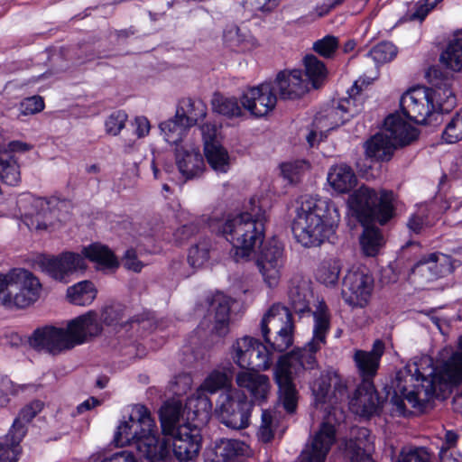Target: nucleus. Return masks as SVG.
<instances>
[{"label":"nucleus","mask_w":462,"mask_h":462,"mask_svg":"<svg viewBox=\"0 0 462 462\" xmlns=\"http://www.w3.org/2000/svg\"><path fill=\"white\" fill-rule=\"evenodd\" d=\"M22 450L0 442V462H18Z\"/></svg>","instance_id":"63"},{"label":"nucleus","mask_w":462,"mask_h":462,"mask_svg":"<svg viewBox=\"0 0 462 462\" xmlns=\"http://www.w3.org/2000/svg\"><path fill=\"white\" fill-rule=\"evenodd\" d=\"M354 361L362 377V381L374 382V377L377 374L380 362L370 356L367 351L365 350H356L354 355Z\"/></svg>","instance_id":"41"},{"label":"nucleus","mask_w":462,"mask_h":462,"mask_svg":"<svg viewBox=\"0 0 462 462\" xmlns=\"http://www.w3.org/2000/svg\"><path fill=\"white\" fill-rule=\"evenodd\" d=\"M418 371L420 369L416 368L413 374H410L411 371L397 372L392 385L384 386L385 396L383 397L379 395L374 382L362 381L350 400L349 404L352 410L360 417L370 419L381 412L383 402L390 398V402L401 414L404 415L407 411L404 400L408 402L406 396L415 389L416 383L420 384V382L411 383V377L418 376Z\"/></svg>","instance_id":"8"},{"label":"nucleus","mask_w":462,"mask_h":462,"mask_svg":"<svg viewBox=\"0 0 462 462\" xmlns=\"http://www.w3.org/2000/svg\"><path fill=\"white\" fill-rule=\"evenodd\" d=\"M328 182L337 193H349L357 184V178L351 166L346 163L334 165L328 173Z\"/></svg>","instance_id":"25"},{"label":"nucleus","mask_w":462,"mask_h":462,"mask_svg":"<svg viewBox=\"0 0 462 462\" xmlns=\"http://www.w3.org/2000/svg\"><path fill=\"white\" fill-rule=\"evenodd\" d=\"M9 279L12 284L3 297L5 306L23 309L38 300L42 284L32 273L23 268H14L10 271Z\"/></svg>","instance_id":"13"},{"label":"nucleus","mask_w":462,"mask_h":462,"mask_svg":"<svg viewBox=\"0 0 462 462\" xmlns=\"http://www.w3.org/2000/svg\"><path fill=\"white\" fill-rule=\"evenodd\" d=\"M175 160L180 173L186 180L199 177L205 170L204 159L199 150L177 147Z\"/></svg>","instance_id":"24"},{"label":"nucleus","mask_w":462,"mask_h":462,"mask_svg":"<svg viewBox=\"0 0 462 462\" xmlns=\"http://www.w3.org/2000/svg\"><path fill=\"white\" fill-rule=\"evenodd\" d=\"M425 78L432 86V90L439 91V98L442 99L439 105L446 113H450L457 106V97L452 90L451 74L440 62L439 65H432L426 70Z\"/></svg>","instance_id":"18"},{"label":"nucleus","mask_w":462,"mask_h":462,"mask_svg":"<svg viewBox=\"0 0 462 462\" xmlns=\"http://www.w3.org/2000/svg\"><path fill=\"white\" fill-rule=\"evenodd\" d=\"M233 370L234 367L231 364L229 367H224L222 370H212L199 386L200 390L214 394L224 389L226 391L232 389Z\"/></svg>","instance_id":"33"},{"label":"nucleus","mask_w":462,"mask_h":462,"mask_svg":"<svg viewBox=\"0 0 462 462\" xmlns=\"http://www.w3.org/2000/svg\"><path fill=\"white\" fill-rule=\"evenodd\" d=\"M311 391L317 404L332 402V376H330V370L320 374L319 377L311 385Z\"/></svg>","instance_id":"42"},{"label":"nucleus","mask_w":462,"mask_h":462,"mask_svg":"<svg viewBox=\"0 0 462 462\" xmlns=\"http://www.w3.org/2000/svg\"><path fill=\"white\" fill-rule=\"evenodd\" d=\"M330 376H332L331 400L332 402L337 403L346 395L347 383L341 374L336 370L330 369Z\"/></svg>","instance_id":"51"},{"label":"nucleus","mask_w":462,"mask_h":462,"mask_svg":"<svg viewBox=\"0 0 462 462\" xmlns=\"http://www.w3.org/2000/svg\"><path fill=\"white\" fill-rule=\"evenodd\" d=\"M313 321L312 338L303 347H300V350H304L307 356H316L322 346L327 344V337L330 330V313L324 301L320 302L317 310L313 312Z\"/></svg>","instance_id":"20"},{"label":"nucleus","mask_w":462,"mask_h":462,"mask_svg":"<svg viewBox=\"0 0 462 462\" xmlns=\"http://www.w3.org/2000/svg\"><path fill=\"white\" fill-rule=\"evenodd\" d=\"M44 107V99L39 95L26 97L20 103V111L23 116L38 114L42 112Z\"/></svg>","instance_id":"52"},{"label":"nucleus","mask_w":462,"mask_h":462,"mask_svg":"<svg viewBox=\"0 0 462 462\" xmlns=\"http://www.w3.org/2000/svg\"><path fill=\"white\" fill-rule=\"evenodd\" d=\"M397 462H430V455L425 447H403Z\"/></svg>","instance_id":"45"},{"label":"nucleus","mask_w":462,"mask_h":462,"mask_svg":"<svg viewBox=\"0 0 462 462\" xmlns=\"http://www.w3.org/2000/svg\"><path fill=\"white\" fill-rule=\"evenodd\" d=\"M231 302V298L223 293L215 294L210 301L215 311L213 330L219 337H225L229 331Z\"/></svg>","instance_id":"26"},{"label":"nucleus","mask_w":462,"mask_h":462,"mask_svg":"<svg viewBox=\"0 0 462 462\" xmlns=\"http://www.w3.org/2000/svg\"><path fill=\"white\" fill-rule=\"evenodd\" d=\"M160 422L162 428L161 437H167L179 429L181 416V404L171 402L164 404L160 410Z\"/></svg>","instance_id":"37"},{"label":"nucleus","mask_w":462,"mask_h":462,"mask_svg":"<svg viewBox=\"0 0 462 462\" xmlns=\"http://www.w3.org/2000/svg\"><path fill=\"white\" fill-rule=\"evenodd\" d=\"M348 462H375L371 454L358 445L350 446L347 449Z\"/></svg>","instance_id":"61"},{"label":"nucleus","mask_w":462,"mask_h":462,"mask_svg":"<svg viewBox=\"0 0 462 462\" xmlns=\"http://www.w3.org/2000/svg\"><path fill=\"white\" fill-rule=\"evenodd\" d=\"M443 260L445 263H448V258L444 254L438 252L422 255L412 265L411 271L412 273L429 271L432 278L441 277L447 272H450V267L439 263Z\"/></svg>","instance_id":"30"},{"label":"nucleus","mask_w":462,"mask_h":462,"mask_svg":"<svg viewBox=\"0 0 462 462\" xmlns=\"http://www.w3.org/2000/svg\"><path fill=\"white\" fill-rule=\"evenodd\" d=\"M160 129L164 135V140L170 144L179 145L182 142L189 127L186 126L182 118H171L160 124Z\"/></svg>","instance_id":"39"},{"label":"nucleus","mask_w":462,"mask_h":462,"mask_svg":"<svg viewBox=\"0 0 462 462\" xmlns=\"http://www.w3.org/2000/svg\"><path fill=\"white\" fill-rule=\"evenodd\" d=\"M395 194L393 190L374 189L362 185L348 198V207L353 216L363 226L359 244L363 254L376 256L384 245L381 229L375 224L386 225L395 215Z\"/></svg>","instance_id":"3"},{"label":"nucleus","mask_w":462,"mask_h":462,"mask_svg":"<svg viewBox=\"0 0 462 462\" xmlns=\"http://www.w3.org/2000/svg\"><path fill=\"white\" fill-rule=\"evenodd\" d=\"M441 138L446 143H457L462 140V107L447 121Z\"/></svg>","instance_id":"44"},{"label":"nucleus","mask_w":462,"mask_h":462,"mask_svg":"<svg viewBox=\"0 0 462 462\" xmlns=\"http://www.w3.org/2000/svg\"><path fill=\"white\" fill-rule=\"evenodd\" d=\"M298 204L291 231L303 247H319L336 234L340 216L333 201L305 195Z\"/></svg>","instance_id":"4"},{"label":"nucleus","mask_w":462,"mask_h":462,"mask_svg":"<svg viewBox=\"0 0 462 462\" xmlns=\"http://www.w3.org/2000/svg\"><path fill=\"white\" fill-rule=\"evenodd\" d=\"M397 53V47L393 42H382L375 45L368 55L372 58H394Z\"/></svg>","instance_id":"57"},{"label":"nucleus","mask_w":462,"mask_h":462,"mask_svg":"<svg viewBox=\"0 0 462 462\" xmlns=\"http://www.w3.org/2000/svg\"><path fill=\"white\" fill-rule=\"evenodd\" d=\"M308 84L314 89L320 88L328 79V69L320 60H302Z\"/></svg>","instance_id":"40"},{"label":"nucleus","mask_w":462,"mask_h":462,"mask_svg":"<svg viewBox=\"0 0 462 462\" xmlns=\"http://www.w3.org/2000/svg\"><path fill=\"white\" fill-rule=\"evenodd\" d=\"M240 103L254 117H263L272 112L277 104L275 86L264 81L257 86L248 87L240 96Z\"/></svg>","instance_id":"16"},{"label":"nucleus","mask_w":462,"mask_h":462,"mask_svg":"<svg viewBox=\"0 0 462 462\" xmlns=\"http://www.w3.org/2000/svg\"><path fill=\"white\" fill-rule=\"evenodd\" d=\"M261 332L263 344L272 352H285L293 344L294 319L291 310L280 303L273 304L262 318Z\"/></svg>","instance_id":"9"},{"label":"nucleus","mask_w":462,"mask_h":462,"mask_svg":"<svg viewBox=\"0 0 462 462\" xmlns=\"http://www.w3.org/2000/svg\"><path fill=\"white\" fill-rule=\"evenodd\" d=\"M126 307L121 303H112L105 306L101 310L97 322L102 326L111 327L115 330L121 331L125 329L129 331L134 328L139 331L140 328L150 329L152 328L153 323L151 318V313L143 311L133 317L125 318Z\"/></svg>","instance_id":"15"},{"label":"nucleus","mask_w":462,"mask_h":462,"mask_svg":"<svg viewBox=\"0 0 462 462\" xmlns=\"http://www.w3.org/2000/svg\"><path fill=\"white\" fill-rule=\"evenodd\" d=\"M341 264L338 260L324 261L317 271V280L326 286H335L339 279Z\"/></svg>","instance_id":"43"},{"label":"nucleus","mask_w":462,"mask_h":462,"mask_svg":"<svg viewBox=\"0 0 462 462\" xmlns=\"http://www.w3.org/2000/svg\"><path fill=\"white\" fill-rule=\"evenodd\" d=\"M44 408V402L41 400H33L25 404L19 411L17 418L25 423H30Z\"/></svg>","instance_id":"53"},{"label":"nucleus","mask_w":462,"mask_h":462,"mask_svg":"<svg viewBox=\"0 0 462 462\" xmlns=\"http://www.w3.org/2000/svg\"><path fill=\"white\" fill-rule=\"evenodd\" d=\"M336 441V429L328 422H322L314 436L311 449L303 455L301 462H325L332 445Z\"/></svg>","instance_id":"22"},{"label":"nucleus","mask_w":462,"mask_h":462,"mask_svg":"<svg viewBox=\"0 0 462 462\" xmlns=\"http://www.w3.org/2000/svg\"><path fill=\"white\" fill-rule=\"evenodd\" d=\"M224 44L236 52H245L258 46L257 41L246 30L236 24H228L223 32Z\"/></svg>","instance_id":"27"},{"label":"nucleus","mask_w":462,"mask_h":462,"mask_svg":"<svg viewBox=\"0 0 462 462\" xmlns=\"http://www.w3.org/2000/svg\"><path fill=\"white\" fill-rule=\"evenodd\" d=\"M14 383L7 376H0V408L6 407L10 402L9 394L15 393Z\"/></svg>","instance_id":"62"},{"label":"nucleus","mask_w":462,"mask_h":462,"mask_svg":"<svg viewBox=\"0 0 462 462\" xmlns=\"http://www.w3.org/2000/svg\"><path fill=\"white\" fill-rule=\"evenodd\" d=\"M280 0H245V5L254 12L264 14L273 12L278 5Z\"/></svg>","instance_id":"60"},{"label":"nucleus","mask_w":462,"mask_h":462,"mask_svg":"<svg viewBox=\"0 0 462 462\" xmlns=\"http://www.w3.org/2000/svg\"><path fill=\"white\" fill-rule=\"evenodd\" d=\"M39 265L51 278L64 282H68L67 278L70 274L86 268L84 257L69 251L58 255H42L39 260Z\"/></svg>","instance_id":"17"},{"label":"nucleus","mask_w":462,"mask_h":462,"mask_svg":"<svg viewBox=\"0 0 462 462\" xmlns=\"http://www.w3.org/2000/svg\"><path fill=\"white\" fill-rule=\"evenodd\" d=\"M201 430L189 423L167 437H161L150 410L134 404L127 420L117 427L114 442L117 447L134 445L143 462H179L195 460L202 448Z\"/></svg>","instance_id":"1"},{"label":"nucleus","mask_w":462,"mask_h":462,"mask_svg":"<svg viewBox=\"0 0 462 462\" xmlns=\"http://www.w3.org/2000/svg\"><path fill=\"white\" fill-rule=\"evenodd\" d=\"M233 362L241 371L236 375V383L240 388H245L254 402L259 403L267 400L270 380L266 374H259L272 365L270 351L257 338L244 336L237 338L229 350Z\"/></svg>","instance_id":"5"},{"label":"nucleus","mask_w":462,"mask_h":462,"mask_svg":"<svg viewBox=\"0 0 462 462\" xmlns=\"http://www.w3.org/2000/svg\"><path fill=\"white\" fill-rule=\"evenodd\" d=\"M254 402L240 389H228L222 393L217 401L216 411L221 423L234 430L246 429Z\"/></svg>","instance_id":"11"},{"label":"nucleus","mask_w":462,"mask_h":462,"mask_svg":"<svg viewBox=\"0 0 462 462\" xmlns=\"http://www.w3.org/2000/svg\"><path fill=\"white\" fill-rule=\"evenodd\" d=\"M0 180L8 186L15 187L21 182L18 160L10 152H0Z\"/></svg>","instance_id":"35"},{"label":"nucleus","mask_w":462,"mask_h":462,"mask_svg":"<svg viewBox=\"0 0 462 462\" xmlns=\"http://www.w3.org/2000/svg\"><path fill=\"white\" fill-rule=\"evenodd\" d=\"M459 440V435L453 430H446L442 444L439 451V460H443L445 455L451 449L457 448Z\"/></svg>","instance_id":"58"},{"label":"nucleus","mask_w":462,"mask_h":462,"mask_svg":"<svg viewBox=\"0 0 462 462\" xmlns=\"http://www.w3.org/2000/svg\"><path fill=\"white\" fill-rule=\"evenodd\" d=\"M374 277L360 268L348 270L343 278L341 294L352 307H365L374 290Z\"/></svg>","instance_id":"14"},{"label":"nucleus","mask_w":462,"mask_h":462,"mask_svg":"<svg viewBox=\"0 0 462 462\" xmlns=\"http://www.w3.org/2000/svg\"><path fill=\"white\" fill-rule=\"evenodd\" d=\"M27 424L28 423H25L23 420L16 417L5 436V443L22 450L20 443L27 434Z\"/></svg>","instance_id":"46"},{"label":"nucleus","mask_w":462,"mask_h":462,"mask_svg":"<svg viewBox=\"0 0 462 462\" xmlns=\"http://www.w3.org/2000/svg\"><path fill=\"white\" fill-rule=\"evenodd\" d=\"M250 211L240 213H223L220 217L211 216L207 226L209 231L228 241L234 250V257L246 258L259 244L260 250L256 257V265L264 282L270 288L278 285L282 267L283 246L275 238L263 243L265 234L266 212L255 205V199L249 200Z\"/></svg>","instance_id":"2"},{"label":"nucleus","mask_w":462,"mask_h":462,"mask_svg":"<svg viewBox=\"0 0 462 462\" xmlns=\"http://www.w3.org/2000/svg\"><path fill=\"white\" fill-rule=\"evenodd\" d=\"M102 331L103 327L97 322V312L88 310L70 320L67 329L52 325L37 328L29 337V344L36 351L56 355L98 337Z\"/></svg>","instance_id":"7"},{"label":"nucleus","mask_w":462,"mask_h":462,"mask_svg":"<svg viewBox=\"0 0 462 462\" xmlns=\"http://www.w3.org/2000/svg\"><path fill=\"white\" fill-rule=\"evenodd\" d=\"M204 153L209 166L216 171L226 173L229 169L227 151L218 143L205 145Z\"/></svg>","instance_id":"38"},{"label":"nucleus","mask_w":462,"mask_h":462,"mask_svg":"<svg viewBox=\"0 0 462 462\" xmlns=\"http://www.w3.org/2000/svg\"><path fill=\"white\" fill-rule=\"evenodd\" d=\"M200 223L201 221L196 218L195 220L180 226L174 233L176 240L183 242L198 234L200 230Z\"/></svg>","instance_id":"56"},{"label":"nucleus","mask_w":462,"mask_h":462,"mask_svg":"<svg viewBox=\"0 0 462 462\" xmlns=\"http://www.w3.org/2000/svg\"><path fill=\"white\" fill-rule=\"evenodd\" d=\"M397 147L383 133H377L365 143V154L376 162H389Z\"/></svg>","instance_id":"29"},{"label":"nucleus","mask_w":462,"mask_h":462,"mask_svg":"<svg viewBox=\"0 0 462 462\" xmlns=\"http://www.w3.org/2000/svg\"><path fill=\"white\" fill-rule=\"evenodd\" d=\"M384 134L398 148L410 145L420 136V131L415 126L402 119L398 114L387 116L383 121Z\"/></svg>","instance_id":"21"},{"label":"nucleus","mask_w":462,"mask_h":462,"mask_svg":"<svg viewBox=\"0 0 462 462\" xmlns=\"http://www.w3.org/2000/svg\"><path fill=\"white\" fill-rule=\"evenodd\" d=\"M279 399L283 409L289 414L296 411L299 401V393L296 386L278 389Z\"/></svg>","instance_id":"50"},{"label":"nucleus","mask_w":462,"mask_h":462,"mask_svg":"<svg viewBox=\"0 0 462 462\" xmlns=\"http://www.w3.org/2000/svg\"><path fill=\"white\" fill-rule=\"evenodd\" d=\"M439 58H462V34H455Z\"/></svg>","instance_id":"59"},{"label":"nucleus","mask_w":462,"mask_h":462,"mask_svg":"<svg viewBox=\"0 0 462 462\" xmlns=\"http://www.w3.org/2000/svg\"><path fill=\"white\" fill-rule=\"evenodd\" d=\"M439 91L424 86H415L405 91L400 98L402 115L419 125H430L438 117L447 114L441 109L442 99Z\"/></svg>","instance_id":"10"},{"label":"nucleus","mask_w":462,"mask_h":462,"mask_svg":"<svg viewBox=\"0 0 462 462\" xmlns=\"http://www.w3.org/2000/svg\"><path fill=\"white\" fill-rule=\"evenodd\" d=\"M97 290L93 282L84 280L69 286L66 297L69 303L77 306H88L97 298Z\"/></svg>","instance_id":"34"},{"label":"nucleus","mask_w":462,"mask_h":462,"mask_svg":"<svg viewBox=\"0 0 462 462\" xmlns=\"http://www.w3.org/2000/svg\"><path fill=\"white\" fill-rule=\"evenodd\" d=\"M339 47L338 38L334 35H326L313 43V51L323 58H330Z\"/></svg>","instance_id":"49"},{"label":"nucleus","mask_w":462,"mask_h":462,"mask_svg":"<svg viewBox=\"0 0 462 462\" xmlns=\"http://www.w3.org/2000/svg\"><path fill=\"white\" fill-rule=\"evenodd\" d=\"M319 368L317 356H307L300 347L282 356L274 367L273 378L278 389L296 386L294 377H304L306 372Z\"/></svg>","instance_id":"12"},{"label":"nucleus","mask_w":462,"mask_h":462,"mask_svg":"<svg viewBox=\"0 0 462 462\" xmlns=\"http://www.w3.org/2000/svg\"><path fill=\"white\" fill-rule=\"evenodd\" d=\"M207 393L198 389L196 395L189 398L186 404L188 414L198 423H207L211 418L212 402Z\"/></svg>","instance_id":"31"},{"label":"nucleus","mask_w":462,"mask_h":462,"mask_svg":"<svg viewBox=\"0 0 462 462\" xmlns=\"http://www.w3.org/2000/svg\"><path fill=\"white\" fill-rule=\"evenodd\" d=\"M290 302L292 310L297 313L310 311V302L306 295L299 291V288L291 289L289 292Z\"/></svg>","instance_id":"55"},{"label":"nucleus","mask_w":462,"mask_h":462,"mask_svg":"<svg viewBox=\"0 0 462 462\" xmlns=\"http://www.w3.org/2000/svg\"><path fill=\"white\" fill-rule=\"evenodd\" d=\"M240 98L236 97H226L221 93H215L212 98V106L214 110L229 119L242 117L245 113L242 104H239Z\"/></svg>","instance_id":"36"},{"label":"nucleus","mask_w":462,"mask_h":462,"mask_svg":"<svg viewBox=\"0 0 462 462\" xmlns=\"http://www.w3.org/2000/svg\"><path fill=\"white\" fill-rule=\"evenodd\" d=\"M207 110V106L201 99L182 98L177 106L176 118H182L186 126L190 128L204 120Z\"/></svg>","instance_id":"28"},{"label":"nucleus","mask_w":462,"mask_h":462,"mask_svg":"<svg viewBox=\"0 0 462 462\" xmlns=\"http://www.w3.org/2000/svg\"><path fill=\"white\" fill-rule=\"evenodd\" d=\"M244 442L237 439H219L204 451L205 462H234L244 454Z\"/></svg>","instance_id":"23"},{"label":"nucleus","mask_w":462,"mask_h":462,"mask_svg":"<svg viewBox=\"0 0 462 462\" xmlns=\"http://www.w3.org/2000/svg\"><path fill=\"white\" fill-rule=\"evenodd\" d=\"M128 115L124 110H116L111 113L105 121L106 133L112 136L118 135L125 128Z\"/></svg>","instance_id":"48"},{"label":"nucleus","mask_w":462,"mask_h":462,"mask_svg":"<svg viewBox=\"0 0 462 462\" xmlns=\"http://www.w3.org/2000/svg\"><path fill=\"white\" fill-rule=\"evenodd\" d=\"M459 351L454 352L448 360L431 369L429 375L418 371V376L411 377V383L420 382L406 398L412 408L424 411L431 400H446L454 387L462 383V336L458 342Z\"/></svg>","instance_id":"6"},{"label":"nucleus","mask_w":462,"mask_h":462,"mask_svg":"<svg viewBox=\"0 0 462 462\" xmlns=\"http://www.w3.org/2000/svg\"><path fill=\"white\" fill-rule=\"evenodd\" d=\"M282 177L291 184H296L300 180L302 166L298 162H282L280 166Z\"/></svg>","instance_id":"54"},{"label":"nucleus","mask_w":462,"mask_h":462,"mask_svg":"<svg viewBox=\"0 0 462 462\" xmlns=\"http://www.w3.org/2000/svg\"><path fill=\"white\" fill-rule=\"evenodd\" d=\"M349 104L350 99H341L337 106L332 107L328 111L327 117L330 120L331 124L336 126L342 125L349 120V117L353 116L348 107Z\"/></svg>","instance_id":"47"},{"label":"nucleus","mask_w":462,"mask_h":462,"mask_svg":"<svg viewBox=\"0 0 462 462\" xmlns=\"http://www.w3.org/2000/svg\"><path fill=\"white\" fill-rule=\"evenodd\" d=\"M100 462H139L135 455L132 451L122 450L106 457Z\"/></svg>","instance_id":"64"},{"label":"nucleus","mask_w":462,"mask_h":462,"mask_svg":"<svg viewBox=\"0 0 462 462\" xmlns=\"http://www.w3.org/2000/svg\"><path fill=\"white\" fill-rule=\"evenodd\" d=\"M84 257L106 269H117L119 261L115 253L105 245L92 243L83 248Z\"/></svg>","instance_id":"32"},{"label":"nucleus","mask_w":462,"mask_h":462,"mask_svg":"<svg viewBox=\"0 0 462 462\" xmlns=\"http://www.w3.org/2000/svg\"><path fill=\"white\" fill-rule=\"evenodd\" d=\"M301 69L282 70L272 81L277 95L282 100H296L309 92L308 82L302 78Z\"/></svg>","instance_id":"19"}]
</instances>
